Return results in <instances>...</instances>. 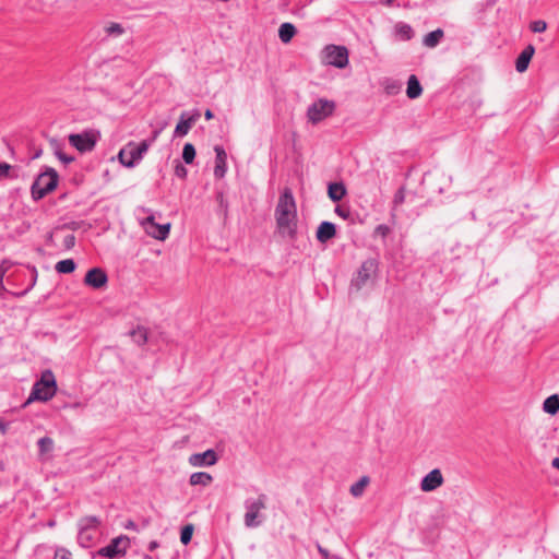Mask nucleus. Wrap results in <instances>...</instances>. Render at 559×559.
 I'll use <instances>...</instances> for the list:
<instances>
[{"label":"nucleus","mask_w":559,"mask_h":559,"mask_svg":"<svg viewBox=\"0 0 559 559\" xmlns=\"http://www.w3.org/2000/svg\"><path fill=\"white\" fill-rule=\"evenodd\" d=\"M130 546V539L126 535H120L114 538L109 545L100 548L97 554L102 557H106L108 559H114L116 557L124 556L127 549Z\"/></svg>","instance_id":"nucleus-8"},{"label":"nucleus","mask_w":559,"mask_h":559,"mask_svg":"<svg viewBox=\"0 0 559 559\" xmlns=\"http://www.w3.org/2000/svg\"><path fill=\"white\" fill-rule=\"evenodd\" d=\"M323 61L343 69L348 64V50L343 46L329 45L323 50Z\"/></svg>","instance_id":"nucleus-6"},{"label":"nucleus","mask_w":559,"mask_h":559,"mask_svg":"<svg viewBox=\"0 0 559 559\" xmlns=\"http://www.w3.org/2000/svg\"><path fill=\"white\" fill-rule=\"evenodd\" d=\"M99 525V521L95 516H87L81 521V531L96 530Z\"/></svg>","instance_id":"nucleus-29"},{"label":"nucleus","mask_w":559,"mask_h":559,"mask_svg":"<svg viewBox=\"0 0 559 559\" xmlns=\"http://www.w3.org/2000/svg\"><path fill=\"white\" fill-rule=\"evenodd\" d=\"M107 282V274L99 267L91 269L84 277V284L95 289L105 287Z\"/></svg>","instance_id":"nucleus-12"},{"label":"nucleus","mask_w":559,"mask_h":559,"mask_svg":"<svg viewBox=\"0 0 559 559\" xmlns=\"http://www.w3.org/2000/svg\"><path fill=\"white\" fill-rule=\"evenodd\" d=\"M543 411L549 415H556L559 412V394L548 396L543 403Z\"/></svg>","instance_id":"nucleus-23"},{"label":"nucleus","mask_w":559,"mask_h":559,"mask_svg":"<svg viewBox=\"0 0 559 559\" xmlns=\"http://www.w3.org/2000/svg\"><path fill=\"white\" fill-rule=\"evenodd\" d=\"M187 168L178 162L175 167V175L181 179H185L187 177Z\"/></svg>","instance_id":"nucleus-38"},{"label":"nucleus","mask_w":559,"mask_h":559,"mask_svg":"<svg viewBox=\"0 0 559 559\" xmlns=\"http://www.w3.org/2000/svg\"><path fill=\"white\" fill-rule=\"evenodd\" d=\"M395 34L400 40H408L413 37L414 32L407 24L397 23L395 25Z\"/></svg>","instance_id":"nucleus-25"},{"label":"nucleus","mask_w":559,"mask_h":559,"mask_svg":"<svg viewBox=\"0 0 559 559\" xmlns=\"http://www.w3.org/2000/svg\"><path fill=\"white\" fill-rule=\"evenodd\" d=\"M59 181V176L53 168H47L46 171L38 175L32 185V198L34 200L43 199L46 194L52 192Z\"/></svg>","instance_id":"nucleus-3"},{"label":"nucleus","mask_w":559,"mask_h":559,"mask_svg":"<svg viewBox=\"0 0 559 559\" xmlns=\"http://www.w3.org/2000/svg\"><path fill=\"white\" fill-rule=\"evenodd\" d=\"M214 152L216 154L215 157V167H214V176L217 179H222L227 171V154L223 146L216 145L214 147Z\"/></svg>","instance_id":"nucleus-15"},{"label":"nucleus","mask_w":559,"mask_h":559,"mask_svg":"<svg viewBox=\"0 0 559 559\" xmlns=\"http://www.w3.org/2000/svg\"><path fill=\"white\" fill-rule=\"evenodd\" d=\"M318 551L324 559H329L330 552L326 548H323L320 544L317 545Z\"/></svg>","instance_id":"nucleus-43"},{"label":"nucleus","mask_w":559,"mask_h":559,"mask_svg":"<svg viewBox=\"0 0 559 559\" xmlns=\"http://www.w3.org/2000/svg\"><path fill=\"white\" fill-rule=\"evenodd\" d=\"M530 28L533 33H543L547 28V23L543 20H537L531 23Z\"/></svg>","instance_id":"nucleus-34"},{"label":"nucleus","mask_w":559,"mask_h":559,"mask_svg":"<svg viewBox=\"0 0 559 559\" xmlns=\"http://www.w3.org/2000/svg\"><path fill=\"white\" fill-rule=\"evenodd\" d=\"M296 34V27L292 23H283L278 29V37L284 43L287 44L292 40V38Z\"/></svg>","instance_id":"nucleus-24"},{"label":"nucleus","mask_w":559,"mask_h":559,"mask_svg":"<svg viewBox=\"0 0 559 559\" xmlns=\"http://www.w3.org/2000/svg\"><path fill=\"white\" fill-rule=\"evenodd\" d=\"M265 508L264 498L260 497L248 507V511L245 514V524L247 527H254L260 524L257 521L259 513Z\"/></svg>","instance_id":"nucleus-13"},{"label":"nucleus","mask_w":559,"mask_h":559,"mask_svg":"<svg viewBox=\"0 0 559 559\" xmlns=\"http://www.w3.org/2000/svg\"><path fill=\"white\" fill-rule=\"evenodd\" d=\"M55 267L57 272L68 274L75 270V263L72 259H66L57 262Z\"/></svg>","instance_id":"nucleus-27"},{"label":"nucleus","mask_w":559,"mask_h":559,"mask_svg":"<svg viewBox=\"0 0 559 559\" xmlns=\"http://www.w3.org/2000/svg\"><path fill=\"white\" fill-rule=\"evenodd\" d=\"M335 105L328 99H319L314 102L307 111L308 120L316 124L323 119L330 117L334 111Z\"/></svg>","instance_id":"nucleus-7"},{"label":"nucleus","mask_w":559,"mask_h":559,"mask_svg":"<svg viewBox=\"0 0 559 559\" xmlns=\"http://www.w3.org/2000/svg\"><path fill=\"white\" fill-rule=\"evenodd\" d=\"M105 32L109 35V36H115V37H118V36H121L123 33H124V29L122 27L121 24L119 23H109L106 27H105Z\"/></svg>","instance_id":"nucleus-31"},{"label":"nucleus","mask_w":559,"mask_h":559,"mask_svg":"<svg viewBox=\"0 0 559 559\" xmlns=\"http://www.w3.org/2000/svg\"><path fill=\"white\" fill-rule=\"evenodd\" d=\"M4 289V286H3V272L0 271V293Z\"/></svg>","instance_id":"nucleus-50"},{"label":"nucleus","mask_w":559,"mask_h":559,"mask_svg":"<svg viewBox=\"0 0 559 559\" xmlns=\"http://www.w3.org/2000/svg\"><path fill=\"white\" fill-rule=\"evenodd\" d=\"M377 262L373 259H368L362 262L356 276L352 281V287L357 292L366 287L374 276L377 272Z\"/></svg>","instance_id":"nucleus-5"},{"label":"nucleus","mask_w":559,"mask_h":559,"mask_svg":"<svg viewBox=\"0 0 559 559\" xmlns=\"http://www.w3.org/2000/svg\"><path fill=\"white\" fill-rule=\"evenodd\" d=\"M194 527L192 524H188L181 528L180 540L183 545L190 543L193 535Z\"/></svg>","instance_id":"nucleus-33"},{"label":"nucleus","mask_w":559,"mask_h":559,"mask_svg":"<svg viewBox=\"0 0 559 559\" xmlns=\"http://www.w3.org/2000/svg\"><path fill=\"white\" fill-rule=\"evenodd\" d=\"M157 547H158V543L155 542V540L151 542L150 545H148V549L151 551L155 550Z\"/></svg>","instance_id":"nucleus-47"},{"label":"nucleus","mask_w":559,"mask_h":559,"mask_svg":"<svg viewBox=\"0 0 559 559\" xmlns=\"http://www.w3.org/2000/svg\"><path fill=\"white\" fill-rule=\"evenodd\" d=\"M41 154H43V151H41V150H38V151H36V152H35V154H34L33 158H34V159L39 158V157L41 156Z\"/></svg>","instance_id":"nucleus-51"},{"label":"nucleus","mask_w":559,"mask_h":559,"mask_svg":"<svg viewBox=\"0 0 559 559\" xmlns=\"http://www.w3.org/2000/svg\"><path fill=\"white\" fill-rule=\"evenodd\" d=\"M50 143H51V146L55 148V153H56L57 157L62 163L70 164V163H72L74 160V157L68 156V155H66L64 153L61 152V150L59 148L58 142L56 140H51Z\"/></svg>","instance_id":"nucleus-32"},{"label":"nucleus","mask_w":559,"mask_h":559,"mask_svg":"<svg viewBox=\"0 0 559 559\" xmlns=\"http://www.w3.org/2000/svg\"><path fill=\"white\" fill-rule=\"evenodd\" d=\"M194 158H195V148H194L193 144L186 143L183 146V150H182V159L185 160L186 164H191V163H193Z\"/></svg>","instance_id":"nucleus-28"},{"label":"nucleus","mask_w":559,"mask_h":559,"mask_svg":"<svg viewBox=\"0 0 559 559\" xmlns=\"http://www.w3.org/2000/svg\"><path fill=\"white\" fill-rule=\"evenodd\" d=\"M444 483V477L439 468L430 471L424 478H421V491L430 492L441 487Z\"/></svg>","instance_id":"nucleus-11"},{"label":"nucleus","mask_w":559,"mask_h":559,"mask_svg":"<svg viewBox=\"0 0 559 559\" xmlns=\"http://www.w3.org/2000/svg\"><path fill=\"white\" fill-rule=\"evenodd\" d=\"M198 118L199 112H195L188 118H185V115H181L180 120L175 128V134L179 136L187 135Z\"/></svg>","instance_id":"nucleus-18"},{"label":"nucleus","mask_w":559,"mask_h":559,"mask_svg":"<svg viewBox=\"0 0 559 559\" xmlns=\"http://www.w3.org/2000/svg\"><path fill=\"white\" fill-rule=\"evenodd\" d=\"M393 0H386V3L388 4H391Z\"/></svg>","instance_id":"nucleus-52"},{"label":"nucleus","mask_w":559,"mask_h":559,"mask_svg":"<svg viewBox=\"0 0 559 559\" xmlns=\"http://www.w3.org/2000/svg\"><path fill=\"white\" fill-rule=\"evenodd\" d=\"M11 264L7 261H3L1 264H0V271L3 272V275L7 273V271L10 269Z\"/></svg>","instance_id":"nucleus-45"},{"label":"nucleus","mask_w":559,"mask_h":559,"mask_svg":"<svg viewBox=\"0 0 559 559\" xmlns=\"http://www.w3.org/2000/svg\"><path fill=\"white\" fill-rule=\"evenodd\" d=\"M39 453L44 455L50 452L53 448V440L49 437H44L38 440Z\"/></svg>","instance_id":"nucleus-30"},{"label":"nucleus","mask_w":559,"mask_h":559,"mask_svg":"<svg viewBox=\"0 0 559 559\" xmlns=\"http://www.w3.org/2000/svg\"><path fill=\"white\" fill-rule=\"evenodd\" d=\"M369 484H370L369 476H361L356 483H354L349 487L350 495L354 498H360L364 495L366 488L369 486Z\"/></svg>","instance_id":"nucleus-20"},{"label":"nucleus","mask_w":559,"mask_h":559,"mask_svg":"<svg viewBox=\"0 0 559 559\" xmlns=\"http://www.w3.org/2000/svg\"><path fill=\"white\" fill-rule=\"evenodd\" d=\"M443 37H444V32L441 28H437L436 31L430 32L427 35H425L421 41L426 47L435 48L436 46H438L440 44V41Z\"/></svg>","instance_id":"nucleus-21"},{"label":"nucleus","mask_w":559,"mask_h":559,"mask_svg":"<svg viewBox=\"0 0 559 559\" xmlns=\"http://www.w3.org/2000/svg\"><path fill=\"white\" fill-rule=\"evenodd\" d=\"M132 336L134 341L139 344H143L146 342L147 335L146 331L144 329H139L136 331H133Z\"/></svg>","instance_id":"nucleus-35"},{"label":"nucleus","mask_w":559,"mask_h":559,"mask_svg":"<svg viewBox=\"0 0 559 559\" xmlns=\"http://www.w3.org/2000/svg\"><path fill=\"white\" fill-rule=\"evenodd\" d=\"M276 231L283 238L295 239L298 226L297 205L290 188H284L274 212Z\"/></svg>","instance_id":"nucleus-1"},{"label":"nucleus","mask_w":559,"mask_h":559,"mask_svg":"<svg viewBox=\"0 0 559 559\" xmlns=\"http://www.w3.org/2000/svg\"><path fill=\"white\" fill-rule=\"evenodd\" d=\"M204 117L206 120H211V119H213L214 115L211 109H206L204 112Z\"/></svg>","instance_id":"nucleus-46"},{"label":"nucleus","mask_w":559,"mask_h":559,"mask_svg":"<svg viewBox=\"0 0 559 559\" xmlns=\"http://www.w3.org/2000/svg\"><path fill=\"white\" fill-rule=\"evenodd\" d=\"M217 462L216 453L213 450H206L203 453H194L189 456V463L192 466H211Z\"/></svg>","instance_id":"nucleus-14"},{"label":"nucleus","mask_w":559,"mask_h":559,"mask_svg":"<svg viewBox=\"0 0 559 559\" xmlns=\"http://www.w3.org/2000/svg\"><path fill=\"white\" fill-rule=\"evenodd\" d=\"M9 429V424L4 421L3 419H0V431L2 435H4Z\"/></svg>","instance_id":"nucleus-44"},{"label":"nucleus","mask_w":559,"mask_h":559,"mask_svg":"<svg viewBox=\"0 0 559 559\" xmlns=\"http://www.w3.org/2000/svg\"><path fill=\"white\" fill-rule=\"evenodd\" d=\"M336 235L335 225L330 222H323L319 225L317 229V239L318 241L325 243L330 239L334 238Z\"/></svg>","instance_id":"nucleus-17"},{"label":"nucleus","mask_w":559,"mask_h":559,"mask_svg":"<svg viewBox=\"0 0 559 559\" xmlns=\"http://www.w3.org/2000/svg\"><path fill=\"white\" fill-rule=\"evenodd\" d=\"M335 213L338 216H341V217H343L345 219L348 218V216H349V210L347 207H344V206H336L335 207Z\"/></svg>","instance_id":"nucleus-40"},{"label":"nucleus","mask_w":559,"mask_h":559,"mask_svg":"<svg viewBox=\"0 0 559 559\" xmlns=\"http://www.w3.org/2000/svg\"><path fill=\"white\" fill-rule=\"evenodd\" d=\"M71 554L66 549H59L55 554L53 559H70Z\"/></svg>","instance_id":"nucleus-41"},{"label":"nucleus","mask_w":559,"mask_h":559,"mask_svg":"<svg viewBox=\"0 0 559 559\" xmlns=\"http://www.w3.org/2000/svg\"><path fill=\"white\" fill-rule=\"evenodd\" d=\"M57 392V381L51 370H45L40 379L35 382L29 397L24 403V407L33 401L47 402L51 400Z\"/></svg>","instance_id":"nucleus-2"},{"label":"nucleus","mask_w":559,"mask_h":559,"mask_svg":"<svg viewBox=\"0 0 559 559\" xmlns=\"http://www.w3.org/2000/svg\"><path fill=\"white\" fill-rule=\"evenodd\" d=\"M126 528H129V530H135L136 528V525L133 521H129L126 525Z\"/></svg>","instance_id":"nucleus-48"},{"label":"nucleus","mask_w":559,"mask_h":559,"mask_svg":"<svg viewBox=\"0 0 559 559\" xmlns=\"http://www.w3.org/2000/svg\"><path fill=\"white\" fill-rule=\"evenodd\" d=\"M150 142L142 141L140 143L129 142L118 153V160L128 168H132L136 162L142 159L143 155L147 152Z\"/></svg>","instance_id":"nucleus-4"},{"label":"nucleus","mask_w":559,"mask_h":559,"mask_svg":"<svg viewBox=\"0 0 559 559\" xmlns=\"http://www.w3.org/2000/svg\"><path fill=\"white\" fill-rule=\"evenodd\" d=\"M62 245L67 250L72 249L75 245V236L73 234L66 235Z\"/></svg>","instance_id":"nucleus-37"},{"label":"nucleus","mask_w":559,"mask_h":559,"mask_svg":"<svg viewBox=\"0 0 559 559\" xmlns=\"http://www.w3.org/2000/svg\"><path fill=\"white\" fill-rule=\"evenodd\" d=\"M212 480L213 477L211 474L205 472H197L190 476L189 483L191 486L201 485L205 487L209 486L212 483Z\"/></svg>","instance_id":"nucleus-22"},{"label":"nucleus","mask_w":559,"mask_h":559,"mask_svg":"<svg viewBox=\"0 0 559 559\" xmlns=\"http://www.w3.org/2000/svg\"><path fill=\"white\" fill-rule=\"evenodd\" d=\"M142 225L144 227L145 233L157 240H165L170 231L169 223L159 225L154 221L153 216L146 217L142 222Z\"/></svg>","instance_id":"nucleus-10"},{"label":"nucleus","mask_w":559,"mask_h":559,"mask_svg":"<svg viewBox=\"0 0 559 559\" xmlns=\"http://www.w3.org/2000/svg\"><path fill=\"white\" fill-rule=\"evenodd\" d=\"M80 544L84 547H88L92 542V535L88 531H81L79 535Z\"/></svg>","instance_id":"nucleus-36"},{"label":"nucleus","mask_w":559,"mask_h":559,"mask_svg":"<svg viewBox=\"0 0 559 559\" xmlns=\"http://www.w3.org/2000/svg\"><path fill=\"white\" fill-rule=\"evenodd\" d=\"M11 165L8 163H0V179L10 176Z\"/></svg>","instance_id":"nucleus-39"},{"label":"nucleus","mask_w":559,"mask_h":559,"mask_svg":"<svg viewBox=\"0 0 559 559\" xmlns=\"http://www.w3.org/2000/svg\"><path fill=\"white\" fill-rule=\"evenodd\" d=\"M535 48L533 45H527L519 55L515 61V69L522 73L527 70L531 59L533 58Z\"/></svg>","instance_id":"nucleus-16"},{"label":"nucleus","mask_w":559,"mask_h":559,"mask_svg":"<svg viewBox=\"0 0 559 559\" xmlns=\"http://www.w3.org/2000/svg\"><path fill=\"white\" fill-rule=\"evenodd\" d=\"M406 93L409 98H416L419 96V81L415 74H412L408 79Z\"/></svg>","instance_id":"nucleus-26"},{"label":"nucleus","mask_w":559,"mask_h":559,"mask_svg":"<svg viewBox=\"0 0 559 559\" xmlns=\"http://www.w3.org/2000/svg\"><path fill=\"white\" fill-rule=\"evenodd\" d=\"M346 192V188L342 182H333L328 187V195L334 202L342 200Z\"/></svg>","instance_id":"nucleus-19"},{"label":"nucleus","mask_w":559,"mask_h":559,"mask_svg":"<svg viewBox=\"0 0 559 559\" xmlns=\"http://www.w3.org/2000/svg\"><path fill=\"white\" fill-rule=\"evenodd\" d=\"M390 229L385 225H380L376 228V234L380 235L381 237H385L389 234Z\"/></svg>","instance_id":"nucleus-42"},{"label":"nucleus","mask_w":559,"mask_h":559,"mask_svg":"<svg viewBox=\"0 0 559 559\" xmlns=\"http://www.w3.org/2000/svg\"><path fill=\"white\" fill-rule=\"evenodd\" d=\"M69 143L80 153H86L94 150L97 136L94 132L73 133L69 135Z\"/></svg>","instance_id":"nucleus-9"},{"label":"nucleus","mask_w":559,"mask_h":559,"mask_svg":"<svg viewBox=\"0 0 559 559\" xmlns=\"http://www.w3.org/2000/svg\"><path fill=\"white\" fill-rule=\"evenodd\" d=\"M552 467L559 469V457H555L551 462Z\"/></svg>","instance_id":"nucleus-49"}]
</instances>
